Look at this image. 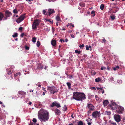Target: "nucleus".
<instances>
[{"label":"nucleus","mask_w":125,"mask_h":125,"mask_svg":"<svg viewBox=\"0 0 125 125\" xmlns=\"http://www.w3.org/2000/svg\"><path fill=\"white\" fill-rule=\"evenodd\" d=\"M49 113L43 109H41L38 113L39 118L44 122L48 120L49 118Z\"/></svg>","instance_id":"f257e3e1"},{"label":"nucleus","mask_w":125,"mask_h":125,"mask_svg":"<svg viewBox=\"0 0 125 125\" xmlns=\"http://www.w3.org/2000/svg\"><path fill=\"white\" fill-rule=\"evenodd\" d=\"M85 95L83 93L74 92L73 94V98L77 101H82L85 99Z\"/></svg>","instance_id":"f03ea898"},{"label":"nucleus","mask_w":125,"mask_h":125,"mask_svg":"<svg viewBox=\"0 0 125 125\" xmlns=\"http://www.w3.org/2000/svg\"><path fill=\"white\" fill-rule=\"evenodd\" d=\"M47 89L49 90L51 94H53L58 91V90L54 86L48 87Z\"/></svg>","instance_id":"7ed1b4c3"},{"label":"nucleus","mask_w":125,"mask_h":125,"mask_svg":"<svg viewBox=\"0 0 125 125\" xmlns=\"http://www.w3.org/2000/svg\"><path fill=\"white\" fill-rule=\"evenodd\" d=\"M101 114L100 111H97L93 112L92 113L93 117L95 119H99L101 116Z\"/></svg>","instance_id":"20e7f679"},{"label":"nucleus","mask_w":125,"mask_h":125,"mask_svg":"<svg viewBox=\"0 0 125 125\" xmlns=\"http://www.w3.org/2000/svg\"><path fill=\"white\" fill-rule=\"evenodd\" d=\"M40 21L39 20L36 19L35 20L32 25V28L33 30L36 29L37 26L39 25Z\"/></svg>","instance_id":"39448f33"},{"label":"nucleus","mask_w":125,"mask_h":125,"mask_svg":"<svg viewBox=\"0 0 125 125\" xmlns=\"http://www.w3.org/2000/svg\"><path fill=\"white\" fill-rule=\"evenodd\" d=\"M87 107L88 110L87 112L88 115H89L90 114L94 109V106L90 104H87Z\"/></svg>","instance_id":"423d86ee"},{"label":"nucleus","mask_w":125,"mask_h":125,"mask_svg":"<svg viewBox=\"0 0 125 125\" xmlns=\"http://www.w3.org/2000/svg\"><path fill=\"white\" fill-rule=\"evenodd\" d=\"M12 13L8 10H6L5 11L4 18L3 19V20H7L12 15Z\"/></svg>","instance_id":"0eeeda50"},{"label":"nucleus","mask_w":125,"mask_h":125,"mask_svg":"<svg viewBox=\"0 0 125 125\" xmlns=\"http://www.w3.org/2000/svg\"><path fill=\"white\" fill-rule=\"evenodd\" d=\"M116 111L118 113H123L124 111V108L119 105H116L115 107Z\"/></svg>","instance_id":"6e6552de"},{"label":"nucleus","mask_w":125,"mask_h":125,"mask_svg":"<svg viewBox=\"0 0 125 125\" xmlns=\"http://www.w3.org/2000/svg\"><path fill=\"white\" fill-rule=\"evenodd\" d=\"M25 14H24L21 15L16 20V21L18 23H19L23 21L25 17Z\"/></svg>","instance_id":"1a4fd4ad"},{"label":"nucleus","mask_w":125,"mask_h":125,"mask_svg":"<svg viewBox=\"0 0 125 125\" xmlns=\"http://www.w3.org/2000/svg\"><path fill=\"white\" fill-rule=\"evenodd\" d=\"M114 117L115 121L117 122H119L121 121V117L120 115H115Z\"/></svg>","instance_id":"9d476101"},{"label":"nucleus","mask_w":125,"mask_h":125,"mask_svg":"<svg viewBox=\"0 0 125 125\" xmlns=\"http://www.w3.org/2000/svg\"><path fill=\"white\" fill-rule=\"evenodd\" d=\"M55 12L54 9H49L48 11H47L46 13V15L48 16H50L51 14H52Z\"/></svg>","instance_id":"9b49d317"},{"label":"nucleus","mask_w":125,"mask_h":125,"mask_svg":"<svg viewBox=\"0 0 125 125\" xmlns=\"http://www.w3.org/2000/svg\"><path fill=\"white\" fill-rule=\"evenodd\" d=\"M43 66L42 64L39 63L38 65L37 68L38 69L42 70L43 69Z\"/></svg>","instance_id":"f8f14e48"},{"label":"nucleus","mask_w":125,"mask_h":125,"mask_svg":"<svg viewBox=\"0 0 125 125\" xmlns=\"http://www.w3.org/2000/svg\"><path fill=\"white\" fill-rule=\"evenodd\" d=\"M56 40H52L51 41V44L52 45L54 46H56Z\"/></svg>","instance_id":"ddd939ff"},{"label":"nucleus","mask_w":125,"mask_h":125,"mask_svg":"<svg viewBox=\"0 0 125 125\" xmlns=\"http://www.w3.org/2000/svg\"><path fill=\"white\" fill-rule=\"evenodd\" d=\"M18 94L22 95H24L26 94V92L22 91H19L18 92Z\"/></svg>","instance_id":"4468645a"},{"label":"nucleus","mask_w":125,"mask_h":125,"mask_svg":"<svg viewBox=\"0 0 125 125\" xmlns=\"http://www.w3.org/2000/svg\"><path fill=\"white\" fill-rule=\"evenodd\" d=\"M5 117V116L4 114L1 113H0V121L1 120L0 119H3Z\"/></svg>","instance_id":"2eb2a0df"},{"label":"nucleus","mask_w":125,"mask_h":125,"mask_svg":"<svg viewBox=\"0 0 125 125\" xmlns=\"http://www.w3.org/2000/svg\"><path fill=\"white\" fill-rule=\"evenodd\" d=\"M4 14L1 12H0V21H1L3 18H4Z\"/></svg>","instance_id":"dca6fc26"},{"label":"nucleus","mask_w":125,"mask_h":125,"mask_svg":"<svg viewBox=\"0 0 125 125\" xmlns=\"http://www.w3.org/2000/svg\"><path fill=\"white\" fill-rule=\"evenodd\" d=\"M92 120V119L90 118L89 120L88 119L86 120V121L87 122V124L88 125H91L92 123L91 122Z\"/></svg>","instance_id":"f3484780"},{"label":"nucleus","mask_w":125,"mask_h":125,"mask_svg":"<svg viewBox=\"0 0 125 125\" xmlns=\"http://www.w3.org/2000/svg\"><path fill=\"white\" fill-rule=\"evenodd\" d=\"M55 113L57 115H59L60 113V111L58 109H56L55 110Z\"/></svg>","instance_id":"a211bd4d"},{"label":"nucleus","mask_w":125,"mask_h":125,"mask_svg":"<svg viewBox=\"0 0 125 125\" xmlns=\"http://www.w3.org/2000/svg\"><path fill=\"white\" fill-rule=\"evenodd\" d=\"M108 104V102L106 100L104 101L103 103V104L104 106H106V105H107Z\"/></svg>","instance_id":"6ab92c4d"},{"label":"nucleus","mask_w":125,"mask_h":125,"mask_svg":"<svg viewBox=\"0 0 125 125\" xmlns=\"http://www.w3.org/2000/svg\"><path fill=\"white\" fill-rule=\"evenodd\" d=\"M80 5L82 7H84L85 6V4L83 2H81L80 3Z\"/></svg>","instance_id":"aec40b11"},{"label":"nucleus","mask_w":125,"mask_h":125,"mask_svg":"<svg viewBox=\"0 0 125 125\" xmlns=\"http://www.w3.org/2000/svg\"><path fill=\"white\" fill-rule=\"evenodd\" d=\"M56 101H55V102H53L52 104L50 105V106L52 107H53L55 106H56Z\"/></svg>","instance_id":"412c9836"},{"label":"nucleus","mask_w":125,"mask_h":125,"mask_svg":"<svg viewBox=\"0 0 125 125\" xmlns=\"http://www.w3.org/2000/svg\"><path fill=\"white\" fill-rule=\"evenodd\" d=\"M92 47L90 46H88L86 45V50H90V51H91Z\"/></svg>","instance_id":"4be33fe9"},{"label":"nucleus","mask_w":125,"mask_h":125,"mask_svg":"<svg viewBox=\"0 0 125 125\" xmlns=\"http://www.w3.org/2000/svg\"><path fill=\"white\" fill-rule=\"evenodd\" d=\"M66 84L68 86L69 89H70L71 88V84L69 82H67L66 83Z\"/></svg>","instance_id":"5701e85b"},{"label":"nucleus","mask_w":125,"mask_h":125,"mask_svg":"<svg viewBox=\"0 0 125 125\" xmlns=\"http://www.w3.org/2000/svg\"><path fill=\"white\" fill-rule=\"evenodd\" d=\"M45 20L46 21L49 22L51 24H52L53 23V21H51V20L50 19H45Z\"/></svg>","instance_id":"b1692460"},{"label":"nucleus","mask_w":125,"mask_h":125,"mask_svg":"<svg viewBox=\"0 0 125 125\" xmlns=\"http://www.w3.org/2000/svg\"><path fill=\"white\" fill-rule=\"evenodd\" d=\"M101 80L100 78L98 77L97 78L95 79V81L96 82H98Z\"/></svg>","instance_id":"393cba45"},{"label":"nucleus","mask_w":125,"mask_h":125,"mask_svg":"<svg viewBox=\"0 0 125 125\" xmlns=\"http://www.w3.org/2000/svg\"><path fill=\"white\" fill-rule=\"evenodd\" d=\"M119 68V67L118 66H117L116 67H113V69L114 71H115L117 69H118Z\"/></svg>","instance_id":"a878e982"},{"label":"nucleus","mask_w":125,"mask_h":125,"mask_svg":"<svg viewBox=\"0 0 125 125\" xmlns=\"http://www.w3.org/2000/svg\"><path fill=\"white\" fill-rule=\"evenodd\" d=\"M56 20L57 21H61L60 18L59 16L58 15L56 17Z\"/></svg>","instance_id":"bb28decb"},{"label":"nucleus","mask_w":125,"mask_h":125,"mask_svg":"<svg viewBox=\"0 0 125 125\" xmlns=\"http://www.w3.org/2000/svg\"><path fill=\"white\" fill-rule=\"evenodd\" d=\"M36 37H33V38H32V42H36Z\"/></svg>","instance_id":"cd10ccee"},{"label":"nucleus","mask_w":125,"mask_h":125,"mask_svg":"<svg viewBox=\"0 0 125 125\" xmlns=\"http://www.w3.org/2000/svg\"><path fill=\"white\" fill-rule=\"evenodd\" d=\"M13 12L14 14H17L18 13V11L16 9H15L13 10Z\"/></svg>","instance_id":"c85d7f7f"},{"label":"nucleus","mask_w":125,"mask_h":125,"mask_svg":"<svg viewBox=\"0 0 125 125\" xmlns=\"http://www.w3.org/2000/svg\"><path fill=\"white\" fill-rule=\"evenodd\" d=\"M12 37L15 38L18 36V34L17 33H15L12 36Z\"/></svg>","instance_id":"c756f323"},{"label":"nucleus","mask_w":125,"mask_h":125,"mask_svg":"<svg viewBox=\"0 0 125 125\" xmlns=\"http://www.w3.org/2000/svg\"><path fill=\"white\" fill-rule=\"evenodd\" d=\"M78 125H83V122L81 121H80L78 122Z\"/></svg>","instance_id":"7c9ffc66"},{"label":"nucleus","mask_w":125,"mask_h":125,"mask_svg":"<svg viewBox=\"0 0 125 125\" xmlns=\"http://www.w3.org/2000/svg\"><path fill=\"white\" fill-rule=\"evenodd\" d=\"M105 112L106 114L108 115H110L111 113V112L109 111H106Z\"/></svg>","instance_id":"2f4dec72"},{"label":"nucleus","mask_w":125,"mask_h":125,"mask_svg":"<svg viewBox=\"0 0 125 125\" xmlns=\"http://www.w3.org/2000/svg\"><path fill=\"white\" fill-rule=\"evenodd\" d=\"M36 45L38 47H39L40 46V43L39 41H37L36 43Z\"/></svg>","instance_id":"473e14b6"},{"label":"nucleus","mask_w":125,"mask_h":125,"mask_svg":"<svg viewBox=\"0 0 125 125\" xmlns=\"http://www.w3.org/2000/svg\"><path fill=\"white\" fill-rule=\"evenodd\" d=\"M104 8V5L103 4H102L100 6V8L101 10H103Z\"/></svg>","instance_id":"72a5a7b5"},{"label":"nucleus","mask_w":125,"mask_h":125,"mask_svg":"<svg viewBox=\"0 0 125 125\" xmlns=\"http://www.w3.org/2000/svg\"><path fill=\"white\" fill-rule=\"evenodd\" d=\"M21 74V73L20 72H19L18 73H16L14 75V77H16V76H17L19 75H20Z\"/></svg>","instance_id":"f704fd0d"},{"label":"nucleus","mask_w":125,"mask_h":125,"mask_svg":"<svg viewBox=\"0 0 125 125\" xmlns=\"http://www.w3.org/2000/svg\"><path fill=\"white\" fill-rule=\"evenodd\" d=\"M56 106L58 108H59L61 107L60 104H59L57 103L56 102Z\"/></svg>","instance_id":"c9c22d12"},{"label":"nucleus","mask_w":125,"mask_h":125,"mask_svg":"<svg viewBox=\"0 0 125 125\" xmlns=\"http://www.w3.org/2000/svg\"><path fill=\"white\" fill-rule=\"evenodd\" d=\"M111 125H116L115 122H112L111 123Z\"/></svg>","instance_id":"e433bc0d"},{"label":"nucleus","mask_w":125,"mask_h":125,"mask_svg":"<svg viewBox=\"0 0 125 125\" xmlns=\"http://www.w3.org/2000/svg\"><path fill=\"white\" fill-rule=\"evenodd\" d=\"M75 53H78L79 54L81 52L80 51H78L77 50H75Z\"/></svg>","instance_id":"4c0bfd02"},{"label":"nucleus","mask_w":125,"mask_h":125,"mask_svg":"<svg viewBox=\"0 0 125 125\" xmlns=\"http://www.w3.org/2000/svg\"><path fill=\"white\" fill-rule=\"evenodd\" d=\"M32 121L35 123L37 122V120L36 118H33L32 120Z\"/></svg>","instance_id":"58836bf2"},{"label":"nucleus","mask_w":125,"mask_h":125,"mask_svg":"<svg viewBox=\"0 0 125 125\" xmlns=\"http://www.w3.org/2000/svg\"><path fill=\"white\" fill-rule=\"evenodd\" d=\"M84 45L83 44H82L81 45H80L79 46V47L81 49H83L84 47Z\"/></svg>","instance_id":"ea45409f"},{"label":"nucleus","mask_w":125,"mask_h":125,"mask_svg":"<svg viewBox=\"0 0 125 125\" xmlns=\"http://www.w3.org/2000/svg\"><path fill=\"white\" fill-rule=\"evenodd\" d=\"M88 98L89 99H90L92 97L94 96V95H90L89 94H88Z\"/></svg>","instance_id":"a19ab883"},{"label":"nucleus","mask_w":125,"mask_h":125,"mask_svg":"<svg viewBox=\"0 0 125 125\" xmlns=\"http://www.w3.org/2000/svg\"><path fill=\"white\" fill-rule=\"evenodd\" d=\"M42 12H43L42 13H43V14H44L45 15L46 14V11L45 10H43Z\"/></svg>","instance_id":"79ce46f5"},{"label":"nucleus","mask_w":125,"mask_h":125,"mask_svg":"<svg viewBox=\"0 0 125 125\" xmlns=\"http://www.w3.org/2000/svg\"><path fill=\"white\" fill-rule=\"evenodd\" d=\"M106 42V41L105 39L104 38L102 40V43H103L104 42L105 43Z\"/></svg>","instance_id":"37998d69"},{"label":"nucleus","mask_w":125,"mask_h":125,"mask_svg":"<svg viewBox=\"0 0 125 125\" xmlns=\"http://www.w3.org/2000/svg\"><path fill=\"white\" fill-rule=\"evenodd\" d=\"M106 69V68L104 66L102 67L101 68V70H104Z\"/></svg>","instance_id":"c03bdc74"},{"label":"nucleus","mask_w":125,"mask_h":125,"mask_svg":"<svg viewBox=\"0 0 125 125\" xmlns=\"http://www.w3.org/2000/svg\"><path fill=\"white\" fill-rule=\"evenodd\" d=\"M117 83L120 84L122 83V80H118L117 81Z\"/></svg>","instance_id":"a18cd8bd"},{"label":"nucleus","mask_w":125,"mask_h":125,"mask_svg":"<svg viewBox=\"0 0 125 125\" xmlns=\"http://www.w3.org/2000/svg\"><path fill=\"white\" fill-rule=\"evenodd\" d=\"M109 81H112L114 79V78H113V77H111L110 78H109Z\"/></svg>","instance_id":"49530a36"},{"label":"nucleus","mask_w":125,"mask_h":125,"mask_svg":"<svg viewBox=\"0 0 125 125\" xmlns=\"http://www.w3.org/2000/svg\"><path fill=\"white\" fill-rule=\"evenodd\" d=\"M95 97L96 100L98 101L99 100V98L98 97V96L97 95H95Z\"/></svg>","instance_id":"de8ad7c7"},{"label":"nucleus","mask_w":125,"mask_h":125,"mask_svg":"<svg viewBox=\"0 0 125 125\" xmlns=\"http://www.w3.org/2000/svg\"><path fill=\"white\" fill-rule=\"evenodd\" d=\"M91 14L93 15V16L94 17L95 15V11H92L91 12Z\"/></svg>","instance_id":"09e8293b"},{"label":"nucleus","mask_w":125,"mask_h":125,"mask_svg":"<svg viewBox=\"0 0 125 125\" xmlns=\"http://www.w3.org/2000/svg\"><path fill=\"white\" fill-rule=\"evenodd\" d=\"M67 107H66V105H65L64 106V111H66L67 110Z\"/></svg>","instance_id":"8fccbe9b"},{"label":"nucleus","mask_w":125,"mask_h":125,"mask_svg":"<svg viewBox=\"0 0 125 125\" xmlns=\"http://www.w3.org/2000/svg\"><path fill=\"white\" fill-rule=\"evenodd\" d=\"M25 49L26 50H28L29 49V47L27 46H25Z\"/></svg>","instance_id":"3c124183"},{"label":"nucleus","mask_w":125,"mask_h":125,"mask_svg":"<svg viewBox=\"0 0 125 125\" xmlns=\"http://www.w3.org/2000/svg\"><path fill=\"white\" fill-rule=\"evenodd\" d=\"M12 73V72L10 71H9L7 73L9 75L11 74Z\"/></svg>","instance_id":"603ef678"},{"label":"nucleus","mask_w":125,"mask_h":125,"mask_svg":"<svg viewBox=\"0 0 125 125\" xmlns=\"http://www.w3.org/2000/svg\"><path fill=\"white\" fill-rule=\"evenodd\" d=\"M110 17L112 19H113V20H114V19H115V16H110Z\"/></svg>","instance_id":"864d4df0"},{"label":"nucleus","mask_w":125,"mask_h":125,"mask_svg":"<svg viewBox=\"0 0 125 125\" xmlns=\"http://www.w3.org/2000/svg\"><path fill=\"white\" fill-rule=\"evenodd\" d=\"M23 29V28L21 27H20L19 29V31H22Z\"/></svg>","instance_id":"5fc2aeb1"},{"label":"nucleus","mask_w":125,"mask_h":125,"mask_svg":"<svg viewBox=\"0 0 125 125\" xmlns=\"http://www.w3.org/2000/svg\"><path fill=\"white\" fill-rule=\"evenodd\" d=\"M25 35V34L24 33H22L21 35V37H22Z\"/></svg>","instance_id":"6e6d98bb"},{"label":"nucleus","mask_w":125,"mask_h":125,"mask_svg":"<svg viewBox=\"0 0 125 125\" xmlns=\"http://www.w3.org/2000/svg\"><path fill=\"white\" fill-rule=\"evenodd\" d=\"M91 89L93 90H96V88H95L94 87H91Z\"/></svg>","instance_id":"4d7b16f0"},{"label":"nucleus","mask_w":125,"mask_h":125,"mask_svg":"<svg viewBox=\"0 0 125 125\" xmlns=\"http://www.w3.org/2000/svg\"><path fill=\"white\" fill-rule=\"evenodd\" d=\"M60 41L61 42H64V40L62 39H60Z\"/></svg>","instance_id":"13d9d810"},{"label":"nucleus","mask_w":125,"mask_h":125,"mask_svg":"<svg viewBox=\"0 0 125 125\" xmlns=\"http://www.w3.org/2000/svg\"><path fill=\"white\" fill-rule=\"evenodd\" d=\"M71 37L72 38H74V35L73 34H71Z\"/></svg>","instance_id":"bf43d9fd"},{"label":"nucleus","mask_w":125,"mask_h":125,"mask_svg":"<svg viewBox=\"0 0 125 125\" xmlns=\"http://www.w3.org/2000/svg\"><path fill=\"white\" fill-rule=\"evenodd\" d=\"M112 104L113 105H116V103L113 102V103H112Z\"/></svg>","instance_id":"052dcab7"},{"label":"nucleus","mask_w":125,"mask_h":125,"mask_svg":"<svg viewBox=\"0 0 125 125\" xmlns=\"http://www.w3.org/2000/svg\"><path fill=\"white\" fill-rule=\"evenodd\" d=\"M97 25L100 26H101V25L99 23H98L97 24Z\"/></svg>","instance_id":"680f3d73"},{"label":"nucleus","mask_w":125,"mask_h":125,"mask_svg":"<svg viewBox=\"0 0 125 125\" xmlns=\"http://www.w3.org/2000/svg\"><path fill=\"white\" fill-rule=\"evenodd\" d=\"M46 92H43V94H42V95H45V94L46 93Z\"/></svg>","instance_id":"e2e57ef3"},{"label":"nucleus","mask_w":125,"mask_h":125,"mask_svg":"<svg viewBox=\"0 0 125 125\" xmlns=\"http://www.w3.org/2000/svg\"><path fill=\"white\" fill-rule=\"evenodd\" d=\"M45 88H42V90H43L45 92H47V91L45 90Z\"/></svg>","instance_id":"0e129e2a"},{"label":"nucleus","mask_w":125,"mask_h":125,"mask_svg":"<svg viewBox=\"0 0 125 125\" xmlns=\"http://www.w3.org/2000/svg\"><path fill=\"white\" fill-rule=\"evenodd\" d=\"M34 124H33L32 123H31L30 124H29V125H33Z\"/></svg>","instance_id":"69168bd1"},{"label":"nucleus","mask_w":125,"mask_h":125,"mask_svg":"<svg viewBox=\"0 0 125 125\" xmlns=\"http://www.w3.org/2000/svg\"><path fill=\"white\" fill-rule=\"evenodd\" d=\"M48 67L47 66H45V68H44V69L45 70H46V69Z\"/></svg>","instance_id":"338daca9"},{"label":"nucleus","mask_w":125,"mask_h":125,"mask_svg":"<svg viewBox=\"0 0 125 125\" xmlns=\"http://www.w3.org/2000/svg\"><path fill=\"white\" fill-rule=\"evenodd\" d=\"M32 104V103L31 102H29V105H31V104Z\"/></svg>","instance_id":"774afa93"}]
</instances>
